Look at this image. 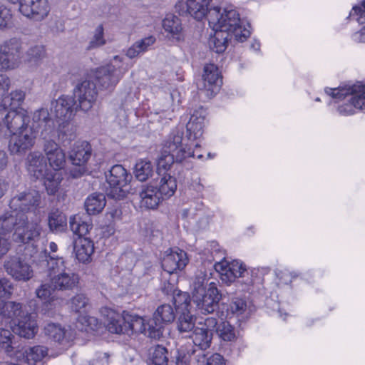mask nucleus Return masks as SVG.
I'll return each mask as SVG.
<instances>
[{
	"label": "nucleus",
	"instance_id": "obj_1",
	"mask_svg": "<svg viewBox=\"0 0 365 365\" xmlns=\"http://www.w3.org/2000/svg\"><path fill=\"white\" fill-rule=\"evenodd\" d=\"M205 116L206 110L202 107L194 111L186 125L185 138H183L182 131L178 129L172 130L163 144L162 153L158 160V170H168L175 161L182 163L195 157L192 147H200L199 143H194V141L200 139L203 134ZM196 157L201 159L202 155L199 154Z\"/></svg>",
	"mask_w": 365,
	"mask_h": 365
},
{
	"label": "nucleus",
	"instance_id": "obj_2",
	"mask_svg": "<svg viewBox=\"0 0 365 365\" xmlns=\"http://www.w3.org/2000/svg\"><path fill=\"white\" fill-rule=\"evenodd\" d=\"M209 25L212 30H220L234 35L236 40L245 41L250 35L249 29L242 26L239 13L232 6L222 9L214 7L209 15Z\"/></svg>",
	"mask_w": 365,
	"mask_h": 365
},
{
	"label": "nucleus",
	"instance_id": "obj_3",
	"mask_svg": "<svg viewBox=\"0 0 365 365\" xmlns=\"http://www.w3.org/2000/svg\"><path fill=\"white\" fill-rule=\"evenodd\" d=\"M26 167L31 177L43 180V185L48 195H54L58 191L63 180L62 173L48 170L41 153L39 151L29 153L26 159Z\"/></svg>",
	"mask_w": 365,
	"mask_h": 365
},
{
	"label": "nucleus",
	"instance_id": "obj_4",
	"mask_svg": "<svg viewBox=\"0 0 365 365\" xmlns=\"http://www.w3.org/2000/svg\"><path fill=\"white\" fill-rule=\"evenodd\" d=\"M63 257L49 256L47 259L48 276L54 289L61 291L72 290L79 283L78 274L67 267Z\"/></svg>",
	"mask_w": 365,
	"mask_h": 365
},
{
	"label": "nucleus",
	"instance_id": "obj_5",
	"mask_svg": "<svg viewBox=\"0 0 365 365\" xmlns=\"http://www.w3.org/2000/svg\"><path fill=\"white\" fill-rule=\"evenodd\" d=\"M129 66L120 56H113L108 63L97 68L94 72V81L100 90L112 91L118 83Z\"/></svg>",
	"mask_w": 365,
	"mask_h": 365
},
{
	"label": "nucleus",
	"instance_id": "obj_6",
	"mask_svg": "<svg viewBox=\"0 0 365 365\" xmlns=\"http://www.w3.org/2000/svg\"><path fill=\"white\" fill-rule=\"evenodd\" d=\"M326 92L333 98H345L351 96L349 103L341 105L338 108L339 113L342 115H349L354 113V108L363 110L365 108V85L359 83L351 86L329 88Z\"/></svg>",
	"mask_w": 365,
	"mask_h": 365
},
{
	"label": "nucleus",
	"instance_id": "obj_7",
	"mask_svg": "<svg viewBox=\"0 0 365 365\" xmlns=\"http://www.w3.org/2000/svg\"><path fill=\"white\" fill-rule=\"evenodd\" d=\"M131 175L121 165H115L106 175V180L109 185L108 195L116 200L124 198L128 192V182Z\"/></svg>",
	"mask_w": 365,
	"mask_h": 365
},
{
	"label": "nucleus",
	"instance_id": "obj_8",
	"mask_svg": "<svg viewBox=\"0 0 365 365\" xmlns=\"http://www.w3.org/2000/svg\"><path fill=\"white\" fill-rule=\"evenodd\" d=\"M42 232V227L40 220L29 221L28 217L20 215L19 225L12 235V240L17 243H30L38 241Z\"/></svg>",
	"mask_w": 365,
	"mask_h": 365
},
{
	"label": "nucleus",
	"instance_id": "obj_9",
	"mask_svg": "<svg viewBox=\"0 0 365 365\" xmlns=\"http://www.w3.org/2000/svg\"><path fill=\"white\" fill-rule=\"evenodd\" d=\"M211 0H180L175 6V12L182 16H190L197 21H202L207 17L210 10Z\"/></svg>",
	"mask_w": 365,
	"mask_h": 365
},
{
	"label": "nucleus",
	"instance_id": "obj_10",
	"mask_svg": "<svg viewBox=\"0 0 365 365\" xmlns=\"http://www.w3.org/2000/svg\"><path fill=\"white\" fill-rule=\"evenodd\" d=\"M221 299L215 282H210L207 290L192 294L193 303L201 314H207L214 312Z\"/></svg>",
	"mask_w": 365,
	"mask_h": 365
},
{
	"label": "nucleus",
	"instance_id": "obj_11",
	"mask_svg": "<svg viewBox=\"0 0 365 365\" xmlns=\"http://www.w3.org/2000/svg\"><path fill=\"white\" fill-rule=\"evenodd\" d=\"M73 94L77 98L79 108L84 112L90 110L98 96L96 82L89 78L78 83L73 89Z\"/></svg>",
	"mask_w": 365,
	"mask_h": 365
},
{
	"label": "nucleus",
	"instance_id": "obj_12",
	"mask_svg": "<svg viewBox=\"0 0 365 365\" xmlns=\"http://www.w3.org/2000/svg\"><path fill=\"white\" fill-rule=\"evenodd\" d=\"M6 273L16 281L27 282L34 276L30 264L18 255H10L4 264Z\"/></svg>",
	"mask_w": 365,
	"mask_h": 365
},
{
	"label": "nucleus",
	"instance_id": "obj_13",
	"mask_svg": "<svg viewBox=\"0 0 365 365\" xmlns=\"http://www.w3.org/2000/svg\"><path fill=\"white\" fill-rule=\"evenodd\" d=\"M41 194L35 190H29L11 198L9 207L11 210L24 213L26 212H34L40 205Z\"/></svg>",
	"mask_w": 365,
	"mask_h": 365
},
{
	"label": "nucleus",
	"instance_id": "obj_14",
	"mask_svg": "<svg viewBox=\"0 0 365 365\" xmlns=\"http://www.w3.org/2000/svg\"><path fill=\"white\" fill-rule=\"evenodd\" d=\"M36 134L34 128L26 126L24 130L11 135L9 143V150L13 155H23L35 144Z\"/></svg>",
	"mask_w": 365,
	"mask_h": 365
},
{
	"label": "nucleus",
	"instance_id": "obj_15",
	"mask_svg": "<svg viewBox=\"0 0 365 365\" xmlns=\"http://www.w3.org/2000/svg\"><path fill=\"white\" fill-rule=\"evenodd\" d=\"M222 79L218 68L213 63L206 64L204 66L202 74V83L198 88L204 92L207 98H212L220 90Z\"/></svg>",
	"mask_w": 365,
	"mask_h": 365
},
{
	"label": "nucleus",
	"instance_id": "obj_16",
	"mask_svg": "<svg viewBox=\"0 0 365 365\" xmlns=\"http://www.w3.org/2000/svg\"><path fill=\"white\" fill-rule=\"evenodd\" d=\"M42 150L53 171L60 172L66 165V154L53 140L43 138Z\"/></svg>",
	"mask_w": 365,
	"mask_h": 365
},
{
	"label": "nucleus",
	"instance_id": "obj_17",
	"mask_svg": "<svg viewBox=\"0 0 365 365\" xmlns=\"http://www.w3.org/2000/svg\"><path fill=\"white\" fill-rule=\"evenodd\" d=\"M192 340L194 345L199 348V350H193L192 354L198 363V365H202L205 362V354L204 351L207 349L212 342V331H206L200 326H196L194 330L189 334Z\"/></svg>",
	"mask_w": 365,
	"mask_h": 365
},
{
	"label": "nucleus",
	"instance_id": "obj_18",
	"mask_svg": "<svg viewBox=\"0 0 365 365\" xmlns=\"http://www.w3.org/2000/svg\"><path fill=\"white\" fill-rule=\"evenodd\" d=\"M19 11L28 18L41 21L48 16L50 5L48 0H20Z\"/></svg>",
	"mask_w": 365,
	"mask_h": 365
},
{
	"label": "nucleus",
	"instance_id": "obj_19",
	"mask_svg": "<svg viewBox=\"0 0 365 365\" xmlns=\"http://www.w3.org/2000/svg\"><path fill=\"white\" fill-rule=\"evenodd\" d=\"M187 253L179 249H171L162 260L163 270L169 274H174L178 270L183 269L188 263Z\"/></svg>",
	"mask_w": 365,
	"mask_h": 365
},
{
	"label": "nucleus",
	"instance_id": "obj_20",
	"mask_svg": "<svg viewBox=\"0 0 365 365\" xmlns=\"http://www.w3.org/2000/svg\"><path fill=\"white\" fill-rule=\"evenodd\" d=\"M12 330L21 337L33 338L38 331L35 314L29 313L27 311L23 312V314L14 322Z\"/></svg>",
	"mask_w": 365,
	"mask_h": 365
},
{
	"label": "nucleus",
	"instance_id": "obj_21",
	"mask_svg": "<svg viewBox=\"0 0 365 365\" xmlns=\"http://www.w3.org/2000/svg\"><path fill=\"white\" fill-rule=\"evenodd\" d=\"M76 101L72 96H61L51 103V111L63 121H69L77 110Z\"/></svg>",
	"mask_w": 365,
	"mask_h": 365
},
{
	"label": "nucleus",
	"instance_id": "obj_22",
	"mask_svg": "<svg viewBox=\"0 0 365 365\" xmlns=\"http://www.w3.org/2000/svg\"><path fill=\"white\" fill-rule=\"evenodd\" d=\"M29 128H34L36 134L39 131H41V135H45L53 133L54 123L46 108H41L34 112L32 115V125H29Z\"/></svg>",
	"mask_w": 365,
	"mask_h": 365
},
{
	"label": "nucleus",
	"instance_id": "obj_23",
	"mask_svg": "<svg viewBox=\"0 0 365 365\" xmlns=\"http://www.w3.org/2000/svg\"><path fill=\"white\" fill-rule=\"evenodd\" d=\"M43 331L48 339L58 344H67L71 339L68 330L58 323L47 322L43 326Z\"/></svg>",
	"mask_w": 365,
	"mask_h": 365
},
{
	"label": "nucleus",
	"instance_id": "obj_24",
	"mask_svg": "<svg viewBox=\"0 0 365 365\" xmlns=\"http://www.w3.org/2000/svg\"><path fill=\"white\" fill-rule=\"evenodd\" d=\"M29 118L24 111L18 112L11 110L4 118V123L8 130L14 134L22 131L29 126Z\"/></svg>",
	"mask_w": 365,
	"mask_h": 365
},
{
	"label": "nucleus",
	"instance_id": "obj_25",
	"mask_svg": "<svg viewBox=\"0 0 365 365\" xmlns=\"http://www.w3.org/2000/svg\"><path fill=\"white\" fill-rule=\"evenodd\" d=\"M139 195L141 207L147 209H155L163 200L158 191V187L155 186L153 182L143 186Z\"/></svg>",
	"mask_w": 365,
	"mask_h": 365
},
{
	"label": "nucleus",
	"instance_id": "obj_26",
	"mask_svg": "<svg viewBox=\"0 0 365 365\" xmlns=\"http://www.w3.org/2000/svg\"><path fill=\"white\" fill-rule=\"evenodd\" d=\"M158 175L159 176L153 181V183L155 186L158 187V191L163 200L170 197L174 195L177 189L175 178L167 173L163 175L159 173Z\"/></svg>",
	"mask_w": 365,
	"mask_h": 365
},
{
	"label": "nucleus",
	"instance_id": "obj_27",
	"mask_svg": "<svg viewBox=\"0 0 365 365\" xmlns=\"http://www.w3.org/2000/svg\"><path fill=\"white\" fill-rule=\"evenodd\" d=\"M106 327L108 331L113 334H126V317L125 312L120 314L113 309L106 311Z\"/></svg>",
	"mask_w": 365,
	"mask_h": 365
},
{
	"label": "nucleus",
	"instance_id": "obj_28",
	"mask_svg": "<svg viewBox=\"0 0 365 365\" xmlns=\"http://www.w3.org/2000/svg\"><path fill=\"white\" fill-rule=\"evenodd\" d=\"M162 289L167 294L173 293V303L178 312L190 310V299L187 292L175 290V284L173 282H168V286L165 285Z\"/></svg>",
	"mask_w": 365,
	"mask_h": 365
},
{
	"label": "nucleus",
	"instance_id": "obj_29",
	"mask_svg": "<svg viewBox=\"0 0 365 365\" xmlns=\"http://www.w3.org/2000/svg\"><path fill=\"white\" fill-rule=\"evenodd\" d=\"M74 252L76 259L82 263L91 261V256L94 252V244L87 237H79L74 244Z\"/></svg>",
	"mask_w": 365,
	"mask_h": 365
},
{
	"label": "nucleus",
	"instance_id": "obj_30",
	"mask_svg": "<svg viewBox=\"0 0 365 365\" xmlns=\"http://www.w3.org/2000/svg\"><path fill=\"white\" fill-rule=\"evenodd\" d=\"M91 155V148L87 142L75 144L71 150L69 159L73 165H84Z\"/></svg>",
	"mask_w": 365,
	"mask_h": 365
},
{
	"label": "nucleus",
	"instance_id": "obj_31",
	"mask_svg": "<svg viewBox=\"0 0 365 365\" xmlns=\"http://www.w3.org/2000/svg\"><path fill=\"white\" fill-rule=\"evenodd\" d=\"M24 213L18 212L14 210L8 211L0 216V233L6 235L10 233L13 230L15 231L16 227L19 224L20 215Z\"/></svg>",
	"mask_w": 365,
	"mask_h": 365
},
{
	"label": "nucleus",
	"instance_id": "obj_32",
	"mask_svg": "<svg viewBox=\"0 0 365 365\" xmlns=\"http://www.w3.org/2000/svg\"><path fill=\"white\" fill-rule=\"evenodd\" d=\"M106 204V196L103 193H93L86 198L84 206L88 215L100 213Z\"/></svg>",
	"mask_w": 365,
	"mask_h": 365
},
{
	"label": "nucleus",
	"instance_id": "obj_33",
	"mask_svg": "<svg viewBox=\"0 0 365 365\" xmlns=\"http://www.w3.org/2000/svg\"><path fill=\"white\" fill-rule=\"evenodd\" d=\"M214 31V35L209 38V46L215 53H223L227 47L228 41L231 35L228 32L220 30Z\"/></svg>",
	"mask_w": 365,
	"mask_h": 365
},
{
	"label": "nucleus",
	"instance_id": "obj_34",
	"mask_svg": "<svg viewBox=\"0 0 365 365\" xmlns=\"http://www.w3.org/2000/svg\"><path fill=\"white\" fill-rule=\"evenodd\" d=\"M155 42V38L149 36L135 41L127 51L126 56L133 58L147 51Z\"/></svg>",
	"mask_w": 365,
	"mask_h": 365
},
{
	"label": "nucleus",
	"instance_id": "obj_35",
	"mask_svg": "<svg viewBox=\"0 0 365 365\" xmlns=\"http://www.w3.org/2000/svg\"><path fill=\"white\" fill-rule=\"evenodd\" d=\"M26 312L20 303L15 302H0V314L4 317L14 319V321Z\"/></svg>",
	"mask_w": 365,
	"mask_h": 365
},
{
	"label": "nucleus",
	"instance_id": "obj_36",
	"mask_svg": "<svg viewBox=\"0 0 365 365\" xmlns=\"http://www.w3.org/2000/svg\"><path fill=\"white\" fill-rule=\"evenodd\" d=\"M177 329L181 334H190L195 327V317L190 311L178 312Z\"/></svg>",
	"mask_w": 365,
	"mask_h": 365
},
{
	"label": "nucleus",
	"instance_id": "obj_37",
	"mask_svg": "<svg viewBox=\"0 0 365 365\" xmlns=\"http://www.w3.org/2000/svg\"><path fill=\"white\" fill-rule=\"evenodd\" d=\"M66 215L58 210H53L48 214V225L50 230L53 232H63L67 225Z\"/></svg>",
	"mask_w": 365,
	"mask_h": 365
},
{
	"label": "nucleus",
	"instance_id": "obj_38",
	"mask_svg": "<svg viewBox=\"0 0 365 365\" xmlns=\"http://www.w3.org/2000/svg\"><path fill=\"white\" fill-rule=\"evenodd\" d=\"M21 63V57L0 49V70L8 71L17 68Z\"/></svg>",
	"mask_w": 365,
	"mask_h": 365
},
{
	"label": "nucleus",
	"instance_id": "obj_39",
	"mask_svg": "<svg viewBox=\"0 0 365 365\" xmlns=\"http://www.w3.org/2000/svg\"><path fill=\"white\" fill-rule=\"evenodd\" d=\"M46 56V51L42 45L32 46L28 48L25 61L31 66H38Z\"/></svg>",
	"mask_w": 365,
	"mask_h": 365
},
{
	"label": "nucleus",
	"instance_id": "obj_40",
	"mask_svg": "<svg viewBox=\"0 0 365 365\" xmlns=\"http://www.w3.org/2000/svg\"><path fill=\"white\" fill-rule=\"evenodd\" d=\"M125 317L126 334H130L133 332H140L144 334L147 320L137 315H130L128 313H125Z\"/></svg>",
	"mask_w": 365,
	"mask_h": 365
},
{
	"label": "nucleus",
	"instance_id": "obj_41",
	"mask_svg": "<svg viewBox=\"0 0 365 365\" xmlns=\"http://www.w3.org/2000/svg\"><path fill=\"white\" fill-rule=\"evenodd\" d=\"M25 354L29 365H36L48 355V349L43 346H34L26 349Z\"/></svg>",
	"mask_w": 365,
	"mask_h": 365
},
{
	"label": "nucleus",
	"instance_id": "obj_42",
	"mask_svg": "<svg viewBox=\"0 0 365 365\" xmlns=\"http://www.w3.org/2000/svg\"><path fill=\"white\" fill-rule=\"evenodd\" d=\"M153 170V165L150 161L140 160L135 165L134 174L139 181L143 182L151 176Z\"/></svg>",
	"mask_w": 365,
	"mask_h": 365
},
{
	"label": "nucleus",
	"instance_id": "obj_43",
	"mask_svg": "<svg viewBox=\"0 0 365 365\" xmlns=\"http://www.w3.org/2000/svg\"><path fill=\"white\" fill-rule=\"evenodd\" d=\"M214 267L215 270L219 273L221 280L224 283L230 284V283L235 282V279L233 275V272H232L230 262L225 259L221 260L216 262Z\"/></svg>",
	"mask_w": 365,
	"mask_h": 365
},
{
	"label": "nucleus",
	"instance_id": "obj_44",
	"mask_svg": "<svg viewBox=\"0 0 365 365\" xmlns=\"http://www.w3.org/2000/svg\"><path fill=\"white\" fill-rule=\"evenodd\" d=\"M144 334L148 337L158 339L163 336L164 326L153 316V318L147 320Z\"/></svg>",
	"mask_w": 365,
	"mask_h": 365
},
{
	"label": "nucleus",
	"instance_id": "obj_45",
	"mask_svg": "<svg viewBox=\"0 0 365 365\" xmlns=\"http://www.w3.org/2000/svg\"><path fill=\"white\" fill-rule=\"evenodd\" d=\"M69 224L72 232L79 237L86 235L91 229V225L83 220L79 215L71 217Z\"/></svg>",
	"mask_w": 365,
	"mask_h": 365
},
{
	"label": "nucleus",
	"instance_id": "obj_46",
	"mask_svg": "<svg viewBox=\"0 0 365 365\" xmlns=\"http://www.w3.org/2000/svg\"><path fill=\"white\" fill-rule=\"evenodd\" d=\"M153 316L164 325L173 322L175 314L170 304H164L158 307Z\"/></svg>",
	"mask_w": 365,
	"mask_h": 365
},
{
	"label": "nucleus",
	"instance_id": "obj_47",
	"mask_svg": "<svg viewBox=\"0 0 365 365\" xmlns=\"http://www.w3.org/2000/svg\"><path fill=\"white\" fill-rule=\"evenodd\" d=\"M0 49L8 53H13V54L21 57L23 53V42L19 38L12 37L1 42L0 43Z\"/></svg>",
	"mask_w": 365,
	"mask_h": 365
},
{
	"label": "nucleus",
	"instance_id": "obj_48",
	"mask_svg": "<svg viewBox=\"0 0 365 365\" xmlns=\"http://www.w3.org/2000/svg\"><path fill=\"white\" fill-rule=\"evenodd\" d=\"M24 99L25 92L20 89L15 90L11 92L9 96L3 99L2 104L0 106H4V108L9 106L11 110H14L21 105Z\"/></svg>",
	"mask_w": 365,
	"mask_h": 365
},
{
	"label": "nucleus",
	"instance_id": "obj_49",
	"mask_svg": "<svg viewBox=\"0 0 365 365\" xmlns=\"http://www.w3.org/2000/svg\"><path fill=\"white\" fill-rule=\"evenodd\" d=\"M216 331L225 341H234L237 339L235 328L228 322H222L218 324Z\"/></svg>",
	"mask_w": 365,
	"mask_h": 365
},
{
	"label": "nucleus",
	"instance_id": "obj_50",
	"mask_svg": "<svg viewBox=\"0 0 365 365\" xmlns=\"http://www.w3.org/2000/svg\"><path fill=\"white\" fill-rule=\"evenodd\" d=\"M207 273L205 271L198 270L193 279L192 294L207 290Z\"/></svg>",
	"mask_w": 365,
	"mask_h": 365
},
{
	"label": "nucleus",
	"instance_id": "obj_51",
	"mask_svg": "<svg viewBox=\"0 0 365 365\" xmlns=\"http://www.w3.org/2000/svg\"><path fill=\"white\" fill-rule=\"evenodd\" d=\"M89 307V299L83 294H78L71 299V307L76 312L85 313Z\"/></svg>",
	"mask_w": 365,
	"mask_h": 365
},
{
	"label": "nucleus",
	"instance_id": "obj_52",
	"mask_svg": "<svg viewBox=\"0 0 365 365\" xmlns=\"http://www.w3.org/2000/svg\"><path fill=\"white\" fill-rule=\"evenodd\" d=\"M163 26L165 31L172 34H178L182 30L180 19L174 15H168L163 21Z\"/></svg>",
	"mask_w": 365,
	"mask_h": 365
},
{
	"label": "nucleus",
	"instance_id": "obj_53",
	"mask_svg": "<svg viewBox=\"0 0 365 365\" xmlns=\"http://www.w3.org/2000/svg\"><path fill=\"white\" fill-rule=\"evenodd\" d=\"M11 332L5 329H0V346L5 352L11 357H14Z\"/></svg>",
	"mask_w": 365,
	"mask_h": 365
},
{
	"label": "nucleus",
	"instance_id": "obj_54",
	"mask_svg": "<svg viewBox=\"0 0 365 365\" xmlns=\"http://www.w3.org/2000/svg\"><path fill=\"white\" fill-rule=\"evenodd\" d=\"M247 309V302L242 298H233L229 307V311L236 317H242L246 314Z\"/></svg>",
	"mask_w": 365,
	"mask_h": 365
},
{
	"label": "nucleus",
	"instance_id": "obj_55",
	"mask_svg": "<svg viewBox=\"0 0 365 365\" xmlns=\"http://www.w3.org/2000/svg\"><path fill=\"white\" fill-rule=\"evenodd\" d=\"M167 350L163 346L158 345L152 353V361L154 365H168Z\"/></svg>",
	"mask_w": 365,
	"mask_h": 365
},
{
	"label": "nucleus",
	"instance_id": "obj_56",
	"mask_svg": "<svg viewBox=\"0 0 365 365\" xmlns=\"http://www.w3.org/2000/svg\"><path fill=\"white\" fill-rule=\"evenodd\" d=\"M76 128L70 124L68 121H63L58 128V135L62 137L63 140L71 141L76 138Z\"/></svg>",
	"mask_w": 365,
	"mask_h": 365
},
{
	"label": "nucleus",
	"instance_id": "obj_57",
	"mask_svg": "<svg viewBox=\"0 0 365 365\" xmlns=\"http://www.w3.org/2000/svg\"><path fill=\"white\" fill-rule=\"evenodd\" d=\"M106 43V40L103 37V25H98L94 31V34L93 38L90 41L89 48H93L96 47H99Z\"/></svg>",
	"mask_w": 365,
	"mask_h": 365
},
{
	"label": "nucleus",
	"instance_id": "obj_58",
	"mask_svg": "<svg viewBox=\"0 0 365 365\" xmlns=\"http://www.w3.org/2000/svg\"><path fill=\"white\" fill-rule=\"evenodd\" d=\"M12 14L11 10L4 5H0V30L9 26Z\"/></svg>",
	"mask_w": 365,
	"mask_h": 365
},
{
	"label": "nucleus",
	"instance_id": "obj_59",
	"mask_svg": "<svg viewBox=\"0 0 365 365\" xmlns=\"http://www.w3.org/2000/svg\"><path fill=\"white\" fill-rule=\"evenodd\" d=\"M13 285L11 281L6 278L0 279V300L8 299L12 294Z\"/></svg>",
	"mask_w": 365,
	"mask_h": 365
},
{
	"label": "nucleus",
	"instance_id": "obj_60",
	"mask_svg": "<svg viewBox=\"0 0 365 365\" xmlns=\"http://www.w3.org/2000/svg\"><path fill=\"white\" fill-rule=\"evenodd\" d=\"M232 272L235 279L237 277H245L248 275V272L244 264L238 260H233L230 262Z\"/></svg>",
	"mask_w": 365,
	"mask_h": 365
},
{
	"label": "nucleus",
	"instance_id": "obj_61",
	"mask_svg": "<svg viewBox=\"0 0 365 365\" xmlns=\"http://www.w3.org/2000/svg\"><path fill=\"white\" fill-rule=\"evenodd\" d=\"M350 17L355 19L357 22H365V0L360 6L353 7L349 14Z\"/></svg>",
	"mask_w": 365,
	"mask_h": 365
},
{
	"label": "nucleus",
	"instance_id": "obj_62",
	"mask_svg": "<svg viewBox=\"0 0 365 365\" xmlns=\"http://www.w3.org/2000/svg\"><path fill=\"white\" fill-rule=\"evenodd\" d=\"M54 290L57 289L53 287V285L50 282L49 283L41 284V286L36 289V295L38 298L46 300L51 297Z\"/></svg>",
	"mask_w": 365,
	"mask_h": 365
},
{
	"label": "nucleus",
	"instance_id": "obj_63",
	"mask_svg": "<svg viewBox=\"0 0 365 365\" xmlns=\"http://www.w3.org/2000/svg\"><path fill=\"white\" fill-rule=\"evenodd\" d=\"M57 302V300L54 299L46 302L42 309L43 314H46L48 317H54L59 310Z\"/></svg>",
	"mask_w": 365,
	"mask_h": 365
},
{
	"label": "nucleus",
	"instance_id": "obj_64",
	"mask_svg": "<svg viewBox=\"0 0 365 365\" xmlns=\"http://www.w3.org/2000/svg\"><path fill=\"white\" fill-rule=\"evenodd\" d=\"M206 365H225V361L222 356L219 354H213L207 358L205 355Z\"/></svg>",
	"mask_w": 365,
	"mask_h": 365
}]
</instances>
